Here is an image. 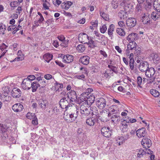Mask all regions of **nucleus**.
I'll list each match as a JSON object with an SVG mask.
<instances>
[{
  "instance_id": "1",
  "label": "nucleus",
  "mask_w": 160,
  "mask_h": 160,
  "mask_svg": "<svg viewBox=\"0 0 160 160\" xmlns=\"http://www.w3.org/2000/svg\"><path fill=\"white\" fill-rule=\"evenodd\" d=\"M80 101L79 103H82L85 105H87L92 104L94 101L95 97L94 96L88 92H84L81 94L80 97Z\"/></svg>"
},
{
  "instance_id": "2",
  "label": "nucleus",
  "mask_w": 160,
  "mask_h": 160,
  "mask_svg": "<svg viewBox=\"0 0 160 160\" xmlns=\"http://www.w3.org/2000/svg\"><path fill=\"white\" fill-rule=\"evenodd\" d=\"M80 107V112L82 115V116H85L86 117L88 116L91 114V111L89 107L85 106L83 105L84 104L81 103Z\"/></svg>"
},
{
  "instance_id": "3",
  "label": "nucleus",
  "mask_w": 160,
  "mask_h": 160,
  "mask_svg": "<svg viewBox=\"0 0 160 160\" xmlns=\"http://www.w3.org/2000/svg\"><path fill=\"white\" fill-rule=\"evenodd\" d=\"M72 111L70 114V122H72L76 119L78 115V111L76 108H72Z\"/></svg>"
},
{
  "instance_id": "4",
  "label": "nucleus",
  "mask_w": 160,
  "mask_h": 160,
  "mask_svg": "<svg viewBox=\"0 0 160 160\" xmlns=\"http://www.w3.org/2000/svg\"><path fill=\"white\" fill-rule=\"evenodd\" d=\"M32 82L30 81L28 78L24 79L22 83V87L24 90H29L31 88Z\"/></svg>"
},
{
  "instance_id": "5",
  "label": "nucleus",
  "mask_w": 160,
  "mask_h": 160,
  "mask_svg": "<svg viewBox=\"0 0 160 160\" xmlns=\"http://www.w3.org/2000/svg\"><path fill=\"white\" fill-rule=\"evenodd\" d=\"M59 102L60 106L62 109H67L68 107H70V104H69L68 101L66 100L65 98H63L61 99Z\"/></svg>"
},
{
  "instance_id": "6",
  "label": "nucleus",
  "mask_w": 160,
  "mask_h": 160,
  "mask_svg": "<svg viewBox=\"0 0 160 160\" xmlns=\"http://www.w3.org/2000/svg\"><path fill=\"white\" fill-rule=\"evenodd\" d=\"M102 134L106 137H109L111 136V131L109 127H103L101 129Z\"/></svg>"
},
{
  "instance_id": "7",
  "label": "nucleus",
  "mask_w": 160,
  "mask_h": 160,
  "mask_svg": "<svg viewBox=\"0 0 160 160\" xmlns=\"http://www.w3.org/2000/svg\"><path fill=\"white\" fill-rule=\"evenodd\" d=\"M96 103L100 109H102L106 105V100L103 98H100L97 100Z\"/></svg>"
},
{
  "instance_id": "8",
  "label": "nucleus",
  "mask_w": 160,
  "mask_h": 160,
  "mask_svg": "<svg viewBox=\"0 0 160 160\" xmlns=\"http://www.w3.org/2000/svg\"><path fill=\"white\" fill-rule=\"evenodd\" d=\"M11 93L13 98H18L21 96L22 92L20 89L16 88L12 89Z\"/></svg>"
},
{
  "instance_id": "9",
  "label": "nucleus",
  "mask_w": 160,
  "mask_h": 160,
  "mask_svg": "<svg viewBox=\"0 0 160 160\" xmlns=\"http://www.w3.org/2000/svg\"><path fill=\"white\" fill-rule=\"evenodd\" d=\"M137 23V20L135 18H130L126 21V24L128 27L133 28L134 27Z\"/></svg>"
},
{
  "instance_id": "10",
  "label": "nucleus",
  "mask_w": 160,
  "mask_h": 160,
  "mask_svg": "<svg viewBox=\"0 0 160 160\" xmlns=\"http://www.w3.org/2000/svg\"><path fill=\"white\" fill-rule=\"evenodd\" d=\"M67 97L70 99V102H73L77 99V96L75 91L71 90L67 94Z\"/></svg>"
},
{
  "instance_id": "11",
  "label": "nucleus",
  "mask_w": 160,
  "mask_h": 160,
  "mask_svg": "<svg viewBox=\"0 0 160 160\" xmlns=\"http://www.w3.org/2000/svg\"><path fill=\"white\" fill-rule=\"evenodd\" d=\"M145 75L148 78H150V77H155L154 76L155 73V70L153 68H148L145 71Z\"/></svg>"
},
{
  "instance_id": "12",
  "label": "nucleus",
  "mask_w": 160,
  "mask_h": 160,
  "mask_svg": "<svg viewBox=\"0 0 160 160\" xmlns=\"http://www.w3.org/2000/svg\"><path fill=\"white\" fill-rule=\"evenodd\" d=\"M39 106L42 109L45 110L48 106V102L46 100L40 99L37 100Z\"/></svg>"
},
{
  "instance_id": "13",
  "label": "nucleus",
  "mask_w": 160,
  "mask_h": 160,
  "mask_svg": "<svg viewBox=\"0 0 160 160\" xmlns=\"http://www.w3.org/2000/svg\"><path fill=\"white\" fill-rule=\"evenodd\" d=\"M149 68V64L146 61H142L139 67V70L142 72H145Z\"/></svg>"
},
{
  "instance_id": "14",
  "label": "nucleus",
  "mask_w": 160,
  "mask_h": 160,
  "mask_svg": "<svg viewBox=\"0 0 160 160\" xmlns=\"http://www.w3.org/2000/svg\"><path fill=\"white\" fill-rule=\"evenodd\" d=\"M142 145L145 148H149L151 145V141L148 138H143L141 142Z\"/></svg>"
},
{
  "instance_id": "15",
  "label": "nucleus",
  "mask_w": 160,
  "mask_h": 160,
  "mask_svg": "<svg viewBox=\"0 0 160 160\" xmlns=\"http://www.w3.org/2000/svg\"><path fill=\"white\" fill-rule=\"evenodd\" d=\"M89 37L88 35L85 33H83L79 34L78 37V40L79 42L82 43H87L86 42L87 39H88Z\"/></svg>"
},
{
  "instance_id": "16",
  "label": "nucleus",
  "mask_w": 160,
  "mask_h": 160,
  "mask_svg": "<svg viewBox=\"0 0 160 160\" xmlns=\"http://www.w3.org/2000/svg\"><path fill=\"white\" fill-rule=\"evenodd\" d=\"M136 135L138 138L144 137L147 133V131L145 128L138 129L136 131Z\"/></svg>"
},
{
  "instance_id": "17",
  "label": "nucleus",
  "mask_w": 160,
  "mask_h": 160,
  "mask_svg": "<svg viewBox=\"0 0 160 160\" xmlns=\"http://www.w3.org/2000/svg\"><path fill=\"white\" fill-rule=\"evenodd\" d=\"M73 59V56L69 54L64 55L62 58L63 61L65 63H69L72 62Z\"/></svg>"
},
{
  "instance_id": "18",
  "label": "nucleus",
  "mask_w": 160,
  "mask_h": 160,
  "mask_svg": "<svg viewBox=\"0 0 160 160\" xmlns=\"http://www.w3.org/2000/svg\"><path fill=\"white\" fill-rule=\"evenodd\" d=\"M23 108V105L20 103H16L13 105L12 109L15 112H20Z\"/></svg>"
},
{
  "instance_id": "19",
  "label": "nucleus",
  "mask_w": 160,
  "mask_h": 160,
  "mask_svg": "<svg viewBox=\"0 0 160 160\" xmlns=\"http://www.w3.org/2000/svg\"><path fill=\"white\" fill-rule=\"evenodd\" d=\"M125 121H122L120 125V128L122 131L123 132H127L128 129V124Z\"/></svg>"
},
{
  "instance_id": "20",
  "label": "nucleus",
  "mask_w": 160,
  "mask_h": 160,
  "mask_svg": "<svg viewBox=\"0 0 160 160\" xmlns=\"http://www.w3.org/2000/svg\"><path fill=\"white\" fill-rule=\"evenodd\" d=\"M142 21L144 24H150L151 19L149 15H144L141 19Z\"/></svg>"
},
{
  "instance_id": "21",
  "label": "nucleus",
  "mask_w": 160,
  "mask_h": 160,
  "mask_svg": "<svg viewBox=\"0 0 160 160\" xmlns=\"http://www.w3.org/2000/svg\"><path fill=\"white\" fill-rule=\"evenodd\" d=\"M89 57L88 56L81 57L79 59V62L84 65H87L89 62Z\"/></svg>"
},
{
  "instance_id": "22",
  "label": "nucleus",
  "mask_w": 160,
  "mask_h": 160,
  "mask_svg": "<svg viewBox=\"0 0 160 160\" xmlns=\"http://www.w3.org/2000/svg\"><path fill=\"white\" fill-rule=\"evenodd\" d=\"M18 57L15 58L12 61H11V62H12L15 61H19L22 60L24 58V55L22 53L21 50H19L17 53Z\"/></svg>"
},
{
  "instance_id": "23",
  "label": "nucleus",
  "mask_w": 160,
  "mask_h": 160,
  "mask_svg": "<svg viewBox=\"0 0 160 160\" xmlns=\"http://www.w3.org/2000/svg\"><path fill=\"white\" fill-rule=\"evenodd\" d=\"M96 119L93 118H90L87 119L86 120V123L88 126H93L96 122Z\"/></svg>"
},
{
  "instance_id": "24",
  "label": "nucleus",
  "mask_w": 160,
  "mask_h": 160,
  "mask_svg": "<svg viewBox=\"0 0 160 160\" xmlns=\"http://www.w3.org/2000/svg\"><path fill=\"white\" fill-rule=\"evenodd\" d=\"M151 58H152L155 63H158L159 60V58L158 54L155 53H152L150 55Z\"/></svg>"
},
{
  "instance_id": "25",
  "label": "nucleus",
  "mask_w": 160,
  "mask_h": 160,
  "mask_svg": "<svg viewBox=\"0 0 160 160\" xmlns=\"http://www.w3.org/2000/svg\"><path fill=\"white\" fill-rule=\"evenodd\" d=\"M40 87V84L36 82H33L31 83V88H32V91L33 92H36L38 87Z\"/></svg>"
},
{
  "instance_id": "26",
  "label": "nucleus",
  "mask_w": 160,
  "mask_h": 160,
  "mask_svg": "<svg viewBox=\"0 0 160 160\" xmlns=\"http://www.w3.org/2000/svg\"><path fill=\"white\" fill-rule=\"evenodd\" d=\"M120 120V116L118 115H114L112 117V121L115 123L117 124Z\"/></svg>"
},
{
  "instance_id": "27",
  "label": "nucleus",
  "mask_w": 160,
  "mask_h": 160,
  "mask_svg": "<svg viewBox=\"0 0 160 160\" xmlns=\"http://www.w3.org/2000/svg\"><path fill=\"white\" fill-rule=\"evenodd\" d=\"M52 55L49 53H47L43 56V58L44 60L47 62H49L52 60Z\"/></svg>"
},
{
  "instance_id": "28",
  "label": "nucleus",
  "mask_w": 160,
  "mask_h": 160,
  "mask_svg": "<svg viewBox=\"0 0 160 160\" xmlns=\"http://www.w3.org/2000/svg\"><path fill=\"white\" fill-rule=\"evenodd\" d=\"M127 13L122 10H121L118 13V16L121 19H125L127 17Z\"/></svg>"
},
{
  "instance_id": "29",
  "label": "nucleus",
  "mask_w": 160,
  "mask_h": 160,
  "mask_svg": "<svg viewBox=\"0 0 160 160\" xmlns=\"http://www.w3.org/2000/svg\"><path fill=\"white\" fill-rule=\"evenodd\" d=\"M160 12H153L151 15V17L152 19L156 21L160 18Z\"/></svg>"
},
{
  "instance_id": "30",
  "label": "nucleus",
  "mask_w": 160,
  "mask_h": 160,
  "mask_svg": "<svg viewBox=\"0 0 160 160\" xmlns=\"http://www.w3.org/2000/svg\"><path fill=\"white\" fill-rule=\"evenodd\" d=\"M90 109L91 110V114L92 115H97L98 113V112L97 108L95 106H92L90 108Z\"/></svg>"
},
{
  "instance_id": "31",
  "label": "nucleus",
  "mask_w": 160,
  "mask_h": 160,
  "mask_svg": "<svg viewBox=\"0 0 160 160\" xmlns=\"http://www.w3.org/2000/svg\"><path fill=\"white\" fill-rule=\"evenodd\" d=\"M115 26L113 24H111L110 25L108 30V33L110 36H111L112 34V32L114 31Z\"/></svg>"
},
{
  "instance_id": "32",
  "label": "nucleus",
  "mask_w": 160,
  "mask_h": 160,
  "mask_svg": "<svg viewBox=\"0 0 160 160\" xmlns=\"http://www.w3.org/2000/svg\"><path fill=\"white\" fill-rule=\"evenodd\" d=\"M6 30V26L3 23H0V34L4 35L5 34V31Z\"/></svg>"
},
{
  "instance_id": "33",
  "label": "nucleus",
  "mask_w": 160,
  "mask_h": 160,
  "mask_svg": "<svg viewBox=\"0 0 160 160\" xmlns=\"http://www.w3.org/2000/svg\"><path fill=\"white\" fill-rule=\"evenodd\" d=\"M116 143L118 145L122 144L125 142V140L123 137L119 136L116 139Z\"/></svg>"
},
{
  "instance_id": "34",
  "label": "nucleus",
  "mask_w": 160,
  "mask_h": 160,
  "mask_svg": "<svg viewBox=\"0 0 160 160\" xmlns=\"http://www.w3.org/2000/svg\"><path fill=\"white\" fill-rule=\"evenodd\" d=\"M150 93L155 97H158L160 95L159 92L155 89H151L150 91Z\"/></svg>"
},
{
  "instance_id": "35",
  "label": "nucleus",
  "mask_w": 160,
  "mask_h": 160,
  "mask_svg": "<svg viewBox=\"0 0 160 160\" xmlns=\"http://www.w3.org/2000/svg\"><path fill=\"white\" fill-rule=\"evenodd\" d=\"M85 46L82 44H80L78 45L76 48L77 51L80 52H82L85 50Z\"/></svg>"
},
{
  "instance_id": "36",
  "label": "nucleus",
  "mask_w": 160,
  "mask_h": 160,
  "mask_svg": "<svg viewBox=\"0 0 160 160\" xmlns=\"http://www.w3.org/2000/svg\"><path fill=\"white\" fill-rule=\"evenodd\" d=\"M116 32L117 33L120 35L123 36L125 35V32L123 30V29L118 28L116 29Z\"/></svg>"
},
{
  "instance_id": "37",
  "label": "nucleus",
  "mask_w": 160,
  "mask_h": 160,
  "mask_svg": "<svg viewBox=\"0 0 160 160\" xmlns=\"http://www.w3.org/2000/svg\"><path fill=\"white\" fill-rule=\"evenodd\" d=\"M72 3L71 2H67L66 3H63L62 6H63L64 8L65 9H68L72 4Z\"/></svg>"
},
{
  "instance_id": "38",
  "label": "nucleus",
  "mask_w": 160,
  "mask_h": 160,
  "mask_svg": "<svg viewBox=\"0 0 160 160\" xmlns=\"http://www.w3.org/2000/svg\"><path fill=\"white\" fill-rule=\"evenodd\" d=\"M70 117V114L68 113L67 112H65L63 114V118L65 121L69 123L71 122Z\"/></svg>"
},
{
  "instance_id": "39",
  "label": "nucleus",
  "mask_w": 160,
  "mask_h": 160,
  "mask_svg": "<svg viewBox=\"0 0 160 160\" xmlns=\"http://www.w3.org/2000/svg\"><path fill=\"white\" fill-rule=\"evenodd\" d=\"M0 135L3 140L7 139L8 138V133L7 132H2Z\"/></svg>"
},
{
  "instance_id": "40",
  "label": "nucleus",
  "mask_w": 160,
  "mask_h": 160,
  "mask_svg": "<svg viewBox=\"0 0 160 160\" xmlns=\"http://www.w3.org/2000/svg\"><path fill=\"white\" fill-rule=\"evenodd\" d=\"M100 15L105 20L108 21L109 20L108 15L106 14L104 12H100Z\"/></svg>"
},
{
  "instance_id": "41",
  "label": "nucleus",
  "mask_w": 160,
  "mask_h": 160,
  "mask_svg": "<svg viewBox=\"0 0 160 160\" xmlns=\"http://www.w3.org/2000/svg\"><path fill=\"white\" fill-rule=\"evenodd\" d=\"M134 54L136 56H139L141 53V48L138 47H135Z\"/></svg>"
},
{
  "instance_id": "42",
  "label": "nucleus",
  "mask_w": 160,
  "mask_h": 160,
  "mask_svg": "<svg viewBox=\"0 0 160 160\" xmlns=\"http://www.w3.org/2000/svg\"><path fill=\"white\" fill-rule=\"evenodd\" d=\"M134 61L133 58H132L129 60V64L130 68L131 70H132L134 69Z\"/></svg>"
},
{
  "instance_id": "43",
  "label": "nucleus",
  "mask_w": 160,
  "mask_h": 160,
  "mask_svg": "<svg viewBox=\"0 0 160 160\" xmlns=\"http://www.w3.org/2000/svg\"><path fill=\"white\" fill-rule=\"evenodd\" d=\"M144 155H145L144 150L142 149H140L137 154L138 157L140 158L142 157Z\"/></svg>"
},
{
  "instance_id": "44",
  "label": "nucleus",
  "mask_w": 160,
  "mask_h": 160,
  "mask_svg": "<svg viewBox=\"0 0 160 160\" xmlns=\"http://www.w3.org/2000/svg\"><path fill=\"white\" fill-rule=\"evenodd\" d=\"M111 4L114 9H116L118 7V3L116 0H113L111 2Z\"/></svg>"
},
{
  "instance_id": "45",
  "label": "nucleus",
  "mask_w": 160,
  "mask_h": 160,
  "mask_svg": "<svg viewBox=\"0 0 160 160\" xmlns=\"http://www.w3.org/2000/svg\"><path fill=\"white\" fill-rule=\"evenodd\" d=\"M35 116V113H32L30 112H28L26 115V117L30 119H32Z\"/></svg>"
},
{
  "instance_id": "46",
  "label": "nucleus",
  "mask_w": 160,
  "mask_h": 160,
  "mask_svg": "<svg viewBox=\"0 0 160 160\" xmlns=\"http://www.w3.org/2000/svg\"><path fill=\"white\" fill-rule=\"evenodd\" d=\"M55 87L56 89L57 88V90H59V89H62L63 88V85L62 83H58L56 82Z\"/></svg>"
},
{
  "instance_id": "47",
  "label": "nucleus",
  "mask_w": 160,
  "mask_h": 160,
  "mask_svg": "<svg viewBox=\"0 0 160 160\" xmlns=\"http://www.w3.org/2000/svg\"><path fill=\"white\" fill-rule=\"evenodd\" d=\"M124 121H125L127 122H130L131 123H133L136 122L137 121V120L135 118H131L129 117L128 118V119H125Z\"/></svg>"
},
{
  "instance_id": "48",
  "label": "nucleus",
  "mask_w": 160,
  "mask_h": 160,
  "mask_svg": "<svg viewBox=\"0 0 160 160\" xmlns=\"http://www.w3.org/2000/svg\"><path fill=\"white\" fill-rule=\"evenodd\" d=\"M137 82L138 87L140 88H142V87L141 86L142 82V79L141 77L140 76H138L137 77Z\"/></svg>"
},
{
  "instance_id": "49",
  "label": "nucleus",
  "mask_w": 160,
  "mask_h": 160,
  "mask_svg": "<svg viewBox=\"0 0 160 160\" xmlns=\"http://www.w3.org/2000/svg\"><path fill=\"white\" fill-rule=\"evenodd\" d=\"M107 29V27L105 25L102 26V27L100 28V32L102 33H104Z\"/></svg>"
},
{
  "instance_id": "50",
  "label": "nucleus",
  "mask_w": 160,
  "mask_h": 160,
  "mask_svg": "<svg viewBox=\"0 0 160 160\" xmlns=\"http://www.w3.org/2000/svg\"><path fill=\"white\" fill-rule=\"evenodd\" d=\"M52 111L54 112L53 113L56 115L59 114L60 112L59 109L56 107L53 108Z\"/></svg>"
},
{
  "instance_id": "51",
  "label": "nucleus",
  "mask_w": 160,
  "mask_h": 160,
  "mask_svg": "<svg viewBox=\"0 0 160 160\" xmlns=\"http://www.w3.org/2000/svg\"><path fill=\"white\" fill-rule=\"evenodd\" d=\"M133 42H130L128 45L127 49L129 50H134L135 48V47H133Z\"/></svg>"
},
{
  "instance_id": "52",
  "label": "nucleus",
  "mask_w": 160,
  "mask_h": 160,
  "mask_svg": "<svg viewBox=\"0 0 160 160\" xmlns=\"http://www.w3.org/2000/svg\"><path fill=\"white\" fill-rule=\"evenodd\" d=\"M155 78V77H150V78L147 79V83L148 84H150L154 82Z\"/></svg>"
},
{
  "instance_id": "53",
  "label": "nucleus",
  "mask_w": 160,
  "mask_h": 160,
  "mask_svg": "<svg viewBox=\"0 0 160 160\" xmlns=\"http://www.w3.org/2000/svg\"><path fill=\"white\" fill-rule=\"evenodd\" d=\"M49 3L47 1V2L43 3V6L45 10L48 9L49 8Z\"/></svg>"
},
{
  "instance_id": "54",
  "label": "nucleus",
  "mask_w": 160,
  "mask_h": 160,
  "mask_svg": "<svg viewBox=\"0 0 160 160\" xmlns=\"http://www.w3.org/2000/svg\"><path fill=\"white\" fill-rule=\"evenodd\" d=\"M17 25H10L8 27V31H11L15 29Z\"/></svg>"
},
{
  "instance_id": "55",
  "label": "nucleus",
  "mask_w": 160,
  "mask_h": 160,
  "mask_svg": "<svg viewBox=\"0 0 160 160\" xmlns=\"http://www.w3.org/2000/svg\"><path fill=\"white\" fill-rule=\"evenodd\" d=\"M33 119L32 121V123L34 125H37L38 124V119L36 116H35L33 118Z\"/></svg>"
},
{
  "instance_id": "56",
  "label": "nucleus",
  "mask_w": 160,
  "mask_h": 160,
  "mask_svg": "<svg viewBox=\"0 0 160 160\" xmlns=\"http://www.w3.org/2000/svg\"><path fill=\"white\" fill-rule=\"evenodd\" d=\"M54 21L52 19H50L47 20L45 22V24H46L48 26L49 24L52 23V22H53Z\"/></svg>"
},
{
  "instance_id": "57",
  "label": "nucleus",
  "mask_w": 160,
  "mask_h": 160,
  "mask_svg": "<svg viewBox=\"0 0 160 160\" xmlns=\"http://www.w3.org/2000/svg\"><path fill=\"white\" fill-rule=\"evenodd\" d=\"M44 78L47 80H50L52 78V76L49 74H46L44 76Z\"/></svg>"
},
{
  "instance_id": "58",
  "label": "nucleus",
  "mask_w": 160,
  "mask_h": 160,
  "mask_svg": "<svg viewBox=\"0 0 160 160\" xmlns=\"http://www.w3.org/2000/svg\"><path fill=\"white\" fill-rule=\"evenodd\" d=\"M30 81L34 80L36 78V77L33 75H29L28 76L27 78Z\"/></svg>"
},
{
  "instance_id": "59",
  "label": "nucleus",
  "mask_w": 160,
  "mask_h": 160,
  "mask_svg": "<svg viewBox=\"0 0 160 160\" xmlns=\"http://www.w3.org/2000/svg\"><path fill=\"white\" fill-rule=\"evenodd\" d=\"M18 2L17 1H13L10 3V5L12 7H15L17 6Z\"/></svg>"
},
{
  "instance_id": "60",
  "label": "nucleus",
  "mask_w": 160,
  "mask_h": 160,
  "mask_svg": "<svg viewBox=\"0 0 160 160\" xmlns=\"http://www.w3.org/2000/svg\"><path fill=\"white\" fill-rule=\"evenodd\" d=\"M39 83L40 84V86H41L42 88H44L45 86V80L44 79H42L39 82Z\"/></svg>"
},
{
  "instance_id": "61",
  "label": "nucleus",
  "mask_w": 160,
  "mask_h": 160,
  "mask_svg": "<svg viewBox=\"0 0 160 160\" xmlns=\"http://www.w3.org/2000/svg\"><path fill=\"white\" fill-rule=\"evenodd\" d=\"M145 153H147L149 154H151L153 152L150 149H148V148H146V149L144 151Z\"/></svg>"
},
{
  "instance_id": "62",
  "label": "nucleus",
  "mask_w": 160,
  "mask_h": 160,
  "mask_svg": "<svg viewBox=\"0 0 160 160\" xmlns=\"http://www.w3.org/2000/svg\"><path fill=\"white\" fill-rule=\"evenodd\" d=\"M99 52L104 57L106 58L108 57L107 54L105 51L102 50H100L99 51Z\"/></svg>"
},
{
  "instance_id": "63",
  "label": "nucleus",
  "mask_w": 160,
  "mask_h": 160,
  "mask_svg": "<svg viewBox=\"0 0 160 160\" xmlns=\"http://www.w3.org/2000/svg\"><path fill=\"white\" fill-rule=\"evenodd\" d=\"M55 62L57 64L61 67L63 68L64 67V65L63 64V63L58 61H55Z\"/></svg>"
},
{
  "instance_id": "64",
  "label": "nucleus",
  "mask_w": 160,
  "mask_h": 160,
  "mask_svg": "<svg viewBox=\"0 0 160 160\" xmlns=\"http://www.w3.org/2000/svg\"><path fill=\"white\" fill-rule=\"evenodd\" d=\"M58 39L61 41H63L64 39H65L64 36L62 35H60V36H58Z\"/></svg>"
}]
</instances>
